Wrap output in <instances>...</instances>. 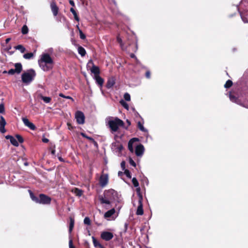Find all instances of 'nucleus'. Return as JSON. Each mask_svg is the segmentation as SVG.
<instances>
[{"mask_svg":"<svg viewBox=\"0 0 248 248\" xmlns=\"http://www.w3.org/2000/svg\"><path fill=\"white\" fill-rule=\"evenodd\" d=\"M117 198V192L113 189H109L105 192L104 197L99 198V200L102 204H110Z\"/></svg>","mask_w":248,"mask_h":248,"instance_id":"nucleus-1","label":"nucleus"},{"mask_svg":"<svg viewBox=\"0 0 248 248\" xmlns=\"http://www.w3.org/2000/svg\"><path fill=\"white\" fill-rule=\"evenodd\" d=\"M106 123L112 133L116 132L118 130L119 127L123 126L124 124L123 121L120 119L112 117L108 118Z\"/></svg>","mask_w":248,"mask_h":248,"instance_id":"nucleus-2","label":"nucleus"},{"mask_svg":"<svg viewBox=\"0 0 248 248\" xmlns=\"http://www.w3.org/2000/svg\"><path fill=\"white\" fill-rule=\"evenodd\" d=\"M35 76V71L31 69L22 74L21 79L24 83L28 85L34 79Z\"/></svg>","mask_w":248,"mask_h":248,"instance_id":"nucleus-3","label":"nucleus"},{"mask_svg":"<svg viewBox=\"0 0 248 248\" xmlns=\"http://www.w3.org/2000/svg\"><path fill=\"white\" fill-rule=\"evenodd\" d=\"M120 208V207L118 208V211L117 213L114 208H113L108 211L104 214V218L108 220H114L118 216Z\"/></svg>","mask_w":248,"mask_h":248,"instance_id":"nucleus-4","label":"nucleus"},{"mask_svg":"<svg viewBox=\"0 0 248 248\" xmlns=\"http://www.w3.org/2000/svg\"><path fill=\"white\" fill-rule=\"evenodd\" d=\"M229 98L232 102L248 109V100H245L244 102H242L237 97L232 95L231 93H229Z\"/></svg>","mask_w":248,"mask_h":248,"instance_id":"nucleus-5","label":"nucleus"},{"mask_svg":"<svg viewBox=\"0 0 248 248\" xmlns=\"http://www.w3.org/2000/svg\"><path fill=\"white\" fill-rule=\"evenodd\" d=\"M111 149L112 151L118 156L121 155V152L123 149V146L120 143L116 142L112 143Z\"/></svg>","mask_w":248,"mask_h":248,"instance_id":"nucleus-6","label":"nucleus"},{"mask_svg":"<svg viewBox=\"0 0 248 248\" xmlns=\"http://www.w3.org/2000/svg\"><path fill=\"white\" fill-rule=\"evenodd\" d=\"M39 61L53 65V61L49 55L47 53L43 54Z\"/></svg>","mask_w":248,"mask_h":248,"instance_id":"nucleus-7","label":"nucleus"},{"mask_svg":"<svg viewBox=\"0 0 248 248\" xmlns=\"http://www.w3.org/2000/svg\"><path fill=\"white\" fill-rule=\"evenodd\" d=\"M75 118L78 124H83L85 122V116L83 113L80 111H78L75 114Z\"/></svg>","mask_w":248,"mask_h":248,"instance_id":"nucleus-8","label":"nucleus"},{"mask_svg":"<svg viewBox=\"0 0 248 248\" xmlns=\"http://www.w3.org/2000/svg\"><path fill=\"white\" fill-rule=\"evenodd\" d=\"M51 198L43 194L39 195V203L46 204L50 203Z\"/></svg>","mask_w":248,"mask_h":248,"instance_id":"nucleus-9","label":"nucleus"},{"mask_svg":"<svg viewBox=\"0 0 248 248\" xmlns=\"http://www.w3.org/2000/svg\"><path fill=\"white\" fill-rule=\"evenodd\" d=\"M113 237V234L112 232L104 231L101 233V238L106 241H108Z\"/></svg>","mask_w":248,"mask_h":248,"instance_id":"nucleus-10","label":"nucleus"},{"mask_svg":"<svg viewBox=\"0 0 248 248\" xmlns=\"http://www.w3.org/2000/svg\"><path fill=\"white\" fill-rule=\"evenodd\" d=\"M142 200V196H140V199H139V205L136 211V214L137 215L141 216L143 214Z\"/></svg>","mask_w":248,"mask_h":248,"instance_id":"nucleus-11","label":"nucleus"},{"mask_svg":"<svg viewBox=\"0 0 248 248\" xmlns=\"http://www.w3.org/2000/svg\"><path fill=\"white\" fill-rule=\"evenodd\" d=\"M38 63L41 69L44 71H48L51 69L53 67V65L51 64H48L47 63H46L44 62H43L41 61H38Z\"/></svg>","mask_w":248,"mask_h":248,"instance_id":"nucleus-12","label":"nucleus"},{"mask_svg":"<svg viewBox=\"0 0 248 248\" xmlns=\"http://www.w3.org/2000/svg\"><path fill=\"white\" fill-rule=\"evenodd\" d=\"M22 120L24 124V125L29 127L30 129L34 130L36 129V126L35 125L30 122L29 120L26 118H22Z\"/></svg>","mask_w":248,"mask_h":248,"instance_id":"nucleus-13","label":"nucleus"},{"mask_svg":"<svg viewBox=\"0 0 248 248\" xmlns=\"http://www.w3.org/2000/svg\"><path fill=\"white\" fill-rule=\"evenodd\" d=\"M108 183V176L107 174H103L100 177L99 183L102 187L105 186Z\"/></svg>","mask_w":248,"mask_h":248,"instance_id":"nucleus-14","label":"nucleus"},{"mask_svg":"<svg viewBox=\"0 0 248 248\" xmlns=\"http://www.w3.org/2000/svg\"><path fill=\"white\" fill-rule=\"evenodd\" d=\"M144 147L142 144L137 146L135 150V154L137 156H141L144 152Z\"/></svg>","mask_w":248,"mask_h":248,"instance_id":"nucleus-15","label":"nucleus"},{"mask_svg":"<svg viewBox=\"0 0 248 248\" xmlns=\"http://www.w3.org/2000/svg\"><path fill=\"white\" fill-rule=\"evenodd\" d=\"M138 140L137 138H133L129 141L128 143V148L130 152H133V144L135 141H137Z\"/></svg>","mask_w":248,"mask_h":248,"instance_id":"nucleus-16","label":"nucleus"},{"mask_svg":"<svg viewBox=\"0 0 248 248\" xmlns=\"http://www.w3.org/2000/svg\"><path fill=\"white\" fill-rule=\"evenodd\" d=\"M94 79L96 82L100 86H102L104 83L103 79L99 75L94 76Z\"/></svg>","mask_w":248,"mask_h":248,"instance_id":"nucleus-17","label":"nucleus"},{"mask_svg":"<svg viewBox=\"0 0 248 248\" xmlns=\"http://www.w3.org/2000/svg\"><path fill=\"white\" fill-rule=\"evenodd\" d=\"M51 8L54 16H57L58 12V8L55 3H52L51 4Z\"/></svg>","mask_w":248,"mask_h":248,"instance_id":"nucleus-18","label":"nucleus"},{"mask_svg":"<svg viewBox=\"0 0 248 248\" xmlns=\"http://www.w3.org/2000/svg\"><path fill=\"white\" fill-rule=\"evenodd\" d=\"M15 71L16 72L17 74H19L22 69V66L20 63H16L15 65Z\"/></svg>","mask_w":248,"mask_h":248,"instance_id":"nucleus-19","label":"nucleus"},{"mask_svg":"<svg viewBox=\"0 0 248 248\" xmlns=\"http://www.w3.org/2000/svg\"><path fill=\"white\" fill-rule=\"evenodd\" d=\"M93 242L95 247L98 248H105L94 237H93Z\"/></svg>","mask_w":248,"mask_h":248,"instance_id":"nucleus-20","label":"nucleus"},{"mask_svg":"<svg viewBox=\"0 0 248 248\" xmlns=\"http://www.w3.org/2000/svg\"><path fill=\"white\" fill-rule=\"evenodd\" d=\"M91 71L92 73H93L94 74V76L99 75L100 72L98 67L94 65L91 69Z\"/></svg>","mask_w":248,"mask_h":248,"instance_id":"nucleus-21","label":"nucleus"},{"mask_svg":"<svg viewBox=\"0 0 248 248\" xmlns=\"http://www.w3.org/2000/svg\"><path fill=\"white\" fill-rule=\"evenodd\" d=\"M138 127L139 128V129L142 131L145 132H147L148 130L144 128L143 126V123H141L140 122H139L138 123Z\"/></svg>","mask_w":248,"mask_h":248,"instance_id":"nucleus-22","label":"nucleus"},{"mask_svg":"<svg viewBox=\"0 0 248 248\" xmlns=\"http://www.w3.org/2000/svg\"><path fill=\"white\" fill-rule=\"evenodd\" d=\"M39 96L41 99H42L46 103H49L51 100L50 97L44 96L41 94L39 95Z\"/></svg>","mask_w":248,"mask_h":248,"instance_id":"nucleus-23","label":"nucleus"},{"mask_svg":"<svg viewBox=\"0 0 248 248\" xmlns=\"http://www.w3.org/2000/svg\"><path fill=\"white\" fill-rule=\"evenodd\" d=\"M73 191L76 194V196H78V197L81 196L83 193L82 190H81L78 188H74L73 190Z\"/></svg>","mask_w":248,"mask_h":248,"instance_id":"nucleus-24","label":"nucleus"},{"mask_svg":"<svg viewBox=\"0 0 248 248\" xmlns=\"http://www.w3.org/2000/svg\"><path fill=\"white\" fill-rule=\"evenodd\" d=\"M29 191H30V197H31V200L32 201H33L34 202H35L38 203L39 200V198H38V197L35 196L34 195V194H33V193L30 190Z\"/></svg>","mask_w":248,"mask_h":248,"instance_id":"nucleus-25","label":"nucleus"},{"mask_svg":"<svg viewBox=\"0 0 248 248\" xmlns=\"http://www.w3.org/2000/svg\"><path fill=\"white\" fill-rule=\"evenodd\" d=\"M78 52L81 56H84L86 54L85 49L82 46H79L78 47Z\"/></svg>","mask_w":248,"mask_h":248,"instance_id":"nucleus-26","label":"nucleus"},{"mask_svg":"<svg viewBox=\"0 0 248 248\" xmlns=\"http://www.w3.org/2000/svg\"><path fill=\"white\" fill-rule=\"evenodd\" d=\"M115 84V81L113 79H109L107 84V87L108 88H111Z\"/></svg>","mask_w":248,"mask_h":248,"instance_id":"nucleus-27","label":"nucleus"},{"mask_svg":"<svg viewBox=\"0 0 248 248\" xmlns=\"http://www.w3.org/2000/svg\"><path fill=\"white\" fill-rule=\"evenodd\" d=\"M16 49L19 50L21 53H24L26 49L25 48L21 45H18L15 47Z\"/></svg>","mask_w":248,"mask_h":248,"instance_id":"nucleus-28","label":"nucleus"},{"mask_svg":"<svg viewBox=\"0 0 248 248\" xmlns=\"http://www.w3.org/2000/svg\"><path fill=\"white\" fill-rule=\"evenodd\" d=\"M33 53L32 52L24 54L23 58L25 59H31L33 57Z\"/></svg>","mask_w":248,"mask_h":248,"instance_id":"nucleus-29","label":"nucleus"},{"mask_svg":"<svg viewBox=\"0 0 248 248\" xmlns=\"http://www.w3.org/2000/svg\"><path fill=\"white\" fill-rule=\"evenodd\" d=\"M74 220L73 218H71L70 225H69V232L70 233H71V232H72V230L74 228Z\"/></svg>","mask_w":248,"mask_h":248,"instance_id":"nucleus-30","label":"nucleus"},{"mask_svg":"<svg viewBox=\"0 0 248 248\" xmlns=\"http://www.w3.org/2000/svg\"><path fill=\"white\" fill-rule=\"evenodd\" d=\"M10 142L12 144H13L15 146H18L19 145L18 142L17 141L16 139L14 137L11 138Z\"/></svg>","mask_w":248,"mask_h":248,"instance_id":"nucleus-31","label":"nucleus"},{"mask_svg":"<svg viewBox=\"0 0 248 248\" xmlns=\"http://www.w3.org/2000/svg\"><path fill=\"white\" fill-rule=\"evenodd\" d=\"M232 85V82L231 80H228L226 81V83L224 85V87L226 88H228L231 87Z\"/></svg>","mask_w":248,"mask_h":248,"instance_id":"nucleus-32","label":"nucleus"},{"mask_svg":"<svg viewBox=\"0 0 248 248\" xmlns=\"http://www.w3.org/2000/svg\"><path fill=\"white\" fill-rule=\"evenodd\" d=\"M132 182L135 187H137L139 186V182L136 178L132 179Z\"/></svg>","mask_w":248,"mask_h":248,"instance_id":"nucleus-33","label":"nucleus"},{"mask_svg":"<svg viewBox=\"0 0 248 248\" xmlns=\"http://www.w3.org/2000/svg\"><path fill=\"white\" fill-rule=\"evenodd\" d=\"M120 103L123 106V107H124V108H125L127 110H128L129 106H128V104L127 103H126L124 100H121L120 101Z\"/></svg>","mask_w":248,"mask_h":248,"instance_id":"nucleus-34","label":"nucleus"},{"mask_svg":"<svg viewBox=\"0 0 248 248\" xmlns=\"http://www.w3.org/2000/svg\"><path fill=\"white\" fill-rule=\"evenodd\" d=\"M28 32V28L26 25H24L22 28V33L26 34Z\"/></svg>","mask_w":248,"mask_h":248,"instance_id":"nucleus-35","label":"nucleus"},{"mask_svg":"<svg viewBox=\"0 0 248 248\" xmlns=\"http://www.w3.org/2000/svg\"><path fill=\"white\" fill-rule=\"evenodd\" d=\"M6 124V121L2 116H0V125L5 126Z\"/></svg>","mask_w":248,"mask_h":248,"instance_id":"nucleus-36","label":"nucleus"},{"mask_svg":"<svg viewBox=\"0 0 248 248\" xmlns=\"http://www.w3.org/2000/svg\"><path fill=\"white\" fill-rule=\"evenodd\" d=\"M3 73H7L9 75H13L15 73H16V71H15V69H11L8 72H7L6 71H4Z\"/></svg>","mask_w":248,"mask_h":248,"instance_id":"nucleus-37","label":"nucleus"},{"mask_svg":"<svg viewBox=\"0 0 248 248\" xmlns=\"http://www.w3.org/2000/svg\"><path fill=\"white\" fill-rule=\"evenodd\" d=\"M124 97L126 101H129L130 100V95L128 93H125Z\"/></svg>","mask_w":248,"mask_h":248,"instance_id":"nucleus-38","label":"nucleus"},{"mask_svg":"<svg viewBox=\"0 0 248 248\" xmlns=\"http://www.w3.org/2000/svg\"><path fill=\"white\" fill-rule=\"evenodd\" d=\"M59 96L62 97H63V98H66V99H71L73 101H74V99H73L72 97H71V96H65L63 94L61 93L59 94Z\"/></svg>","mask_w":248,"mask_h":248,"instance_id":"nucleus-39","label":"nucleus"},{"mask_svg":"<svg viewBox=\"0 0 248 248\" xmlns=\"http://www.w3.org/2000/svg\"><path fill=\"white\" fill-rule=\"evenodd\" d=\"M16 138L17 139V140H18V141L20 143H22L24 141L23 140V139L22 138V137L20 136L19 135H16Z\"/></svg>","mask_w":248,"mask_h":248,"instance_id":"nucleus-40","label":"nucleus"},{"mask_svg":"<svg viewBox=\"0 0 248 248\" xmlns=\"http://www.w3.org/2000/svg\"><path fill=\"white\" fill-rule=\"evenodd\" d=\"M84 223L87 225H90L91 220L88 217H86L84 219Z\"/></svg>","mask_w":248,"mask_h":248,"instance_id":"nucleus-41","label":"nucleus"},{"mask_svg":"<svg viewBox=\"0 0 248 248\" xmlns=\"http://www.w3.org/2000/svg\"><path fill=\"white\" fill-rule=\"evenodd\" d=\"M4 107L3 104H0V113H3L4 112Z\"/></svg>","mask_w":248,"mask_h":248,"instance_id":"nucleus-42","label":"nucleus"},{"mask_svg":"<svg viewBox=\"0 0 248 248\" xmlns=\"http://www.w3.org/2000/svg\"><path fill=\"white\" fill-rule=\"evenodd\" d=\"M124 174H125V175L127 177H128L129 178H131V176L130 172L129 170H125Z\"/></svg>","mask_w":248,"mask_h":248,"instance_id":"nucleus-43","label":"nucleus"},{"mask_svg":"<svg viewBox=\"0 0 248 248\" xmlns=\"http://www.w3.org/2000/svg\"><path fill=\"white\" fill-rule=\"evenodd\" d=\"M241 18L244 23H248V19L247 17L244 16L241 13H240Z\"/></svg>","mask_w":248,"mask_h":248,"instance_id":"nucleus-44","label":"nucleus"},{"mask_svg":"<svg viewBox=\"0 0 248 248\" xmlns=\"http://www.w3.org/2000/svg\"><path fill=\"white\" fill-rule=\"evenodd\" d=\"M79 36H80V38L81 39H84L86 38L85 35L80 30H79Z\"/></svg>","mask_w":248,"mask_h":248,"instance_id":"nucleus-45","label":"nucleus"},{"mask_svg":"<svg viewBox=\"0 0 248 248\" xmlns=\"http://www.w3.org/2000/svg\"><path fill=\"white\" fill-rule=\"evenodd\" d=\"M81 135L83 137H84V138H86V139H89V140H93V139L92 138H91V137H88V136H86V135L85 133H81Z\"/></svg>","mask_w":248,"mask_h":248,"instance_id":"nucleus-46","label":"nucleus"},{"mask_svg":"<svg viewBox=\"0 0 248 248\" xmlns=\"http://www.w3.org/2000/svg\"><path fill=\"white\" fill-rule=\"evenodd\" d=\"M4 127L5 126L0 125V132L2 133H4L6 132Z\"/></svg>","mask_w":248,"mask_h":248,"instance_id":"nucleus-47","label":"nucleus"},{"mask_svg":"<svg viewBox=\"0 0 248 248\" xmlns=\"http://www.w3.org/2000/svg\"><path fill=\"white\" fill-rule=\"evenodd\" d=\"M136 191H137V192L138 193L139 199H140V196H142V195L140 193V187L139 186L137 187Z\"/></svg>","mask_w":248,"mask_h":248,"instance_id":"nucleus-48","label":"nucleus"},{"mask_svg":"<svg viewBox=\"0 0 248 248\" xmlns=\"http://www.w3.org/2000/svg\"><path fill=\"white\" fill-rule=\"evenodd\" d=\"M129 163L131 165H132L134 167H136V163L131 158H130L129 159Z\"/></svg>","mask_w":248,"mask_h":248,"instance_id":"nucleus-49","label":"nucleus"},{"mask_svg":"<svg viewBox=\"0 0 248 248\" xmlns=\"http://www.w3.org/2000/svg\"><path fill=\"white\" fill-rule=\"evenodd\" d=\"M69 248H75L73 245V242L72 239H70L69 242Z\"/></svg>","mask_w":248,"mask_h":248,"instance_id":"nucleus-50","label":"nucleus"},{"mask_svg":"<svg viewBox=\"0 0 248 248\" xmlns=\"http://www.w3.org/2000/svg\"><path fill=\"white\" fill-rule=\"evenodd\" d=\"M150 75L151 74H150V72L149 71H146V74H145V76L147 78H150V76H151Z\"/></svg>","mask_w":248,"mask_h":248,"instance_id":"nucleus-51","label":"nucleus"},{"mask_svg":"<svg viewBox=\"0 0 248 248\" xmlns=\"http://www.w3.org/2000/svg\"><path fill=\"white\" fill-rule=\"evenodd\" d=\"M70 10V12L73 14L74 16L77 14L76 11L73 8H71Z\"/></svg>","mask_w":248,"mask_h":248,"instance_id":"nucleus-52","label":"nucleus"},{"mask_svg":"<svg viewBox=\"0 0 248 248\" xmlns=\"http://www.w3.org/2000/svg\"><path fill=\"white\" fill-rule=\"evenodd\" d=\"M125 163L124 161H122L121 163V167L123 169V170H124L125 168Z\"/></svg>","mask_w":248,"mask_h":248,"instance_id":"nucleus-53","label":"nucleus"},{"mask_svg":"<svg viewBox=\"0 0 248 248\" xmlns=\"http://www.w3.org/2000/svg\"><path fill=\"white\" fill-rule=\"evenodd\" d=\"M130 56H131V57H132V58H136L137 63H140V62L137 59L135 55L134 54H131L130 55Z\"/></svg>","mask_w":248,"mask_h":248,"instance_id":"nucleus-54","label":"nucleus"},{"mask_svg":"<svg viewBox=\"0 0 248 248\" xmlns=\"http://www.w3.org/2000/svg\"><path fill=\"white\" fill-rule=\"evenodd\" d=\"M13 137L10 136V135H7L5 137V138L7 140H10V141L11 140V138H12Z\"/></svg>","mask_w":248,"mask_h":248,"instance_id":"nucleus-55","label":"nucleus"},{"mask_svg":"<svg viewBox=\"0 0 248 248\" xmlns=\"http://www.w3.org/2000/svg\"><path fill=\"white\" fill-rule=\"evenodd\" d=\"M42 141H43V142H44L45 143H47L48 142L49 140H48V139H47L46 138H43L42 139Z\"/></svg>","mask_w":248,"mask_h":248,"instance_id":"nucleus-56","label":"nucleus"},{"mask_svg":"<svg viewBox=\"0 0 248 248\" xmlns=\"http://www.w3.org/2000/svg\"><path fill=\"white\" fill-rule=\"evenodd\" d=\"M69 3L73 6H75V3L73 0H69Z\"/></svg>","mask_w":248,"mask_h":248,"instance_id":"nucleus-57","label":"nucleus"},{"mask_svg":"<svg viewBox=\"0 0 248 248\" xmlns=\"http://www.w3.org/2000/svg\"><path fill=\"white\" fill-rule=\"evenodd\" d=\"M74 16V18H75V20H76L77 21H79V17H78L77 14Z\"/></svg>","mask_w":248,"mask_h":248,"instance_id":"nucleus-58","label":"nucleus"},{"mask_svg":"<svg viewBox=\"0 0 248 248\" xmlns=\"http://www.w3.org/2000/svg\"><path fill=\"white\" fill-rule=\"evenodd\" d=\"M128 227V224L125 223L124 224V231L126 232Z\"/></svg>","mask_w":248,"mask_h":248,"instance_id":"nucleus-59","label":"nucleus"},{"mask_svg":"<svg viewBox=\"0 0 248 248\" xmlns=\"http://www.w3.org/2000/svg\"><path fill=\"white\" fill-rule=\"evenodd\" d=\"M67 125L68 126V128H69V129H72L73 127H72V126L71 125V124H70L68 123V124H67Z\"/></svg>","mask_w":248,"mask_h":248,"instance_id":"nucleus-60","label":"nucleus"},{"mask_svg":"<svg viewBox=\"0 0 248 248\" xmlns=\"http://www.w3.org/2000/svg\"><path fill=\"white\" fill-rule=\"evenodd\" d=\"M117 40L119 43H121L122 42V40L121 38H120L119 37H117Z\"/></svg>","mask_w":248,"mask_h":248,"instance_id":"nucleus-61","label":"nucleus"},{"mask_svg":"<svg viewBox=\"0 0 248 248\" xmlns=\"http://www.w3.org/2000/svg\"><path fill=\"white\" fill-rule=\"evenodd\" d=\"M11 40V38H7L6 40H5V42L6 43H8Z\"/></svg>","mask_w":248,"mask_h":248,"instance_id":"nucleus-62","label":"nucleus"},{"mask_svg":"<svg viewBox=\"0 0 248 248\" xmlns=\"http://www.w3.org/2000/svg\"><path fill=\"white\" fill-rule=\"evenodd\" d=\"M51 154H52V155H55V150H52V151H51Z\"/></svg>","mask_w":248,"mask_h":248,"instance_id":"nucleus-63","label":"nucleus"},{"mask_svg":"<svg viewBox=\"0 0 248 248\" xmlns=\"http://www.w3.org/2000/svg\"><path fill=\"white\" fill-rule=\"evenodd\" d=\"M121 174H122V172L119 171V172H118V175H121Z\"/></svg>","mask_w":248,"mask_h":248,"instance_id":"nucleus-64","label":"nucleus"}]
</instances>
